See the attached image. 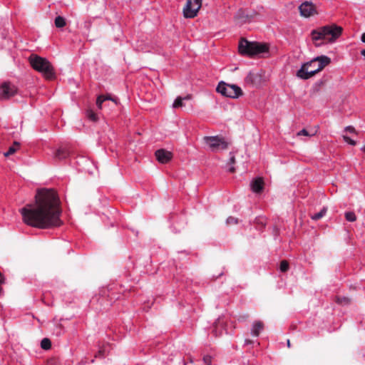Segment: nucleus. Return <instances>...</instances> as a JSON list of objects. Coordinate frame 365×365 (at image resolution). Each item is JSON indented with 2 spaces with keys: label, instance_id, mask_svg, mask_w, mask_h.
Here are the masks:
<instances>
[{
  "label": "nucleus",
  "instance_id": "nucleus-41",
  "mask_svg": "<svg viewBox=\"0 0 365 365\" xmlns=\"http://www.w3.org/2000/svg\"><path fill=\"white\" fill-rule=\"evenodd\" d=\"M235 168H234V167H231V168L229 169V171H230V173H234V172H235Z\"/></svg>",
  "mask_w": 365,
  "mask_h": 365
},
{
  "label": "nucleus",
  "instance_id": "nucleus-16",
  "mask_svg": "<svg viewBox=\"0 0 365 365\" xmlns=\"http://www.w3.org/2000/svg\"><path fill=\"white\" fill-rule=\"evenodd\" d=\"M190 99V96H187L185 98L178 97L173 103L174 108H178L184 106L183 101Z\"/></svg>",
  "mask_w": 365,
  "mask_h": 365
},
{
  "label": "nucleus",
  "instance_id": "nucleus-21",
  "mask_svg": "<svg viewBox=\"0 0 365 365\" xmlns=\"http://www.w3.org/2000/svg\"><path fill=\"white\" fill-rule=\"evenodd\" d=\"M53 333L57 336L62 335L64 333V329L63 326L61 324H56L53 329Z\"/></svg>",
  "mask_w": 365,
  "mask_h": 365
},
{
  "label": "nucleus",
  "instance_id": "nucleus-5",
  "mask_svg": "<svg viewBox=\"0 0 365 365\" xmlns=\"http://www.w3.org/2000/svg\"><path fill=\"white\" fill-rule=\"evenodd\" d=\"M239 52L242 55L253 56L269 52V47L266 43L249 41L246 39H241L238 46Z\"/></svg>",
  "mask_w": 365,
  "mask_h": 365
},
{
  "label": "nucleus",
  "instance_id": "nucleus-33",
  "mask_svg": "<svg viewBox=\"0 0 365 365\" xmlns=\"http://www.w3.org/2000/svg\"><path fill=\"white\" fill-rule=\"evenodd\" d=\"M255 343L254 341L251 340V339H246L245 340V346H247V345H252Z\"/></svg>",
  "mask_w": 365,
  "mask_h": 365
},
{
  "label": "nucleus",
  "instance_id": "nucleus-18",
  "mask_svg": "<svg viewBox=\"0 0 365 365\" xmlns=\"http://www.w3.org/2000/svg\"><path fill=\"white\" fill-rule=\"evenodd\" d=\"M86 117L93 122H96L98 119L96 113L91 109H88L86 112Z\"/></svg>",
  "mask_w": 365,
  "mask_h": 365
},
{
  "label": "nucleus",
  "instance_id": "nucleus-43",
  "mask_svg": "<svg viewBox=\"0 0 365 365\" xmlns=\"http://www.w3.org/2000/svg\"><path fill=\"white\" fill-rule=\"evenodd\" d=\"M361 150L365 152V145L361 148Z\"/></svg>",
  "mask_w": 365,
  "mask_h": 365
},
{
  "label": "nucleus",
  "instance_id": "nucleus-24",
  "mask_svg": "<svg viewBox=\"0 0 365 365\" xmlns=\"http://www.w3.org/2000/svg\"><path fill=\"white\" fill-rule=\"evenodd\" d=\"M345 218L349 222H354L356 220V215L354 212H345Z\"/></svg>",
  "mask_w": 365,
  "mask_h": 365
},
{
  "label": "nucleus",
  "instance_id": "nucleus-30",
  "mask_svg": "<svg viewBox=\"0 0 365 365\" xmlns=\"http://www.w3.org/2000/svg\"><path fill=\"white\" fill-rule=\"evenodd\" d=\"M203 362L205 365H211L212 364V358L210 356H205L203 357Z\"/></svg>",
  "mask_w": 365,
  "mask_h": 365
},
{
  "label": "nucleus",
  "instance_id": "nucleus-14",
  "mask_svg": "<svg viewBox=\"0 0 365 365\" xmlns=\"http://www.w3.org/2000/svg\"><path fill=\"white\" fill-rule=\"evenodd\" d=\"M250 187L254 192L259 193L263 190L264 182L262 178H257L251 182Z\"/></svg>",
  "mask_w": 365,
  "mask_h": 365
},
{
  "label": "nucleus",
  "instance_id": "nucleus-36",
  "mask_svg": "<svg viewBox=\"0 0 365 365\" xmlns=\"http://www.w3.org/2000/svg\"><path fill=\"white\" fill-rule=\"evenodd\" d=\"M229 163L230 164H234L235 163V158L234 155L230 156V160H229Z\"/></svg>",
  "mask_w": 365,
  "mask_h": 365
},
{
  "label": "nucleus",
  "instance_id": "nucleus-12",
  "mask_svg": "<svg viewBox=\"0 0 365 365\" xmlns=\"http://www.w3.org/2000/svg\"><path fill=\"white\" fill-rule=\"evenodd\" d=\"M72 163L76 164L78 166L79 170H86V168L90 165L91 161L88 158L83 155H73Z\"/></svg>",
  "mask_w": 365,
  "mask_h": 365
},
{
  "label": "nucleus",
  "instance_id": "nucleus-22",
  "mask_svg": "<svg viewBox=\"0 0 365 365\" xmlns=\"http://www.w3.org/2000/svg\"><path fill=\"white\" fill-rule=\"evenodd\" d=\"M19 146V143L18 142H14V144L12 146L9 147L8 151L4 153V155L9 156L14 154L16 150V147Z\"/></svg>",
  "mask_w": 365,
  "mask_h": 365
},
{
  "label": "nucleus",
  "instance_id": "nucleus-25",
  "mask_svg": "<svg viewBox=\"0 0 365 365\" xmlns=\"http://www.w3.org/2000/svg\"><path fill=\"white\" fill-rule=\"evenodd\" d=\"M289 263L286 260H282L280 262L279 269L282 272H285L289 269Z\"/></svg>",
  "mask_w": 365,
  "mask_h": 365
},
{
  "label": "nucleus",
  "instance_id": "nucleus-20",
  "mask_svg": "<svg viewBox=\"0 0 365 365\" xmlns=\"http://www.w3.org/2000/svg\"><path fill=\"white\" fill-rule=\"evenodd\" d=\"M41 347L44 350H48L51 347V340L48 338H44L41 341Z\"/></svg>",
  "mask_w": 365,
  "mask_h": 365
},
{
  "label": "nucleus",
  "instance_id": "nucleus-19",
  "mask_svg": "<svg viewBox=\"0 0 365 365\" xmlns=\"http://www.w3.org/2000/svg\"><path fill=\"white\" fill-rule=\"evenodd\" d=\"M55 26L57 28H62L66 25V20L63 17L58 16L55 19Z\"/></svg>",
  "mask_w": 365,
  "mask_h": 365
},
{
  "label": "nucleus",
  "instance_id": "nucleus-27",
  "mask_svg": "<svg viewBox=\"0 0 365 365\" xmlns=\"http://www.w3.org/2000/svg\"><path fill=\"white\" fill-rule=\"evenodd\" d=\"M220 325V321H218V322L216 323V324H215V327H214V329H213V330H212V332H213V334H214V335H215V336H220V335H222V331H223V330H222V329H221L219 331V332H218V331H217L218 327H219Z\"/></svg>",
  "mask_w": 365,
  "mask_h": 365
},
{
  "label": "nucleus",
  "instance_id": "nucleus-13",
  "mask_svg": "<svg viewBox=\"0 0 365 365\" xmlns=\"http://www.w3.org/2000/svg\"><path fill=\"white\" fill-rule=\"evenodd\" d=\"M155 155L156 159L160 163H168L173 157L172 153L165 149L157 150L155 153Z\"/></svg>",
  "mask_w": 365,
  "mask_h": 365
},
{
  "label": "nucleus",
  "instance_id": "nucleus-8",
  "mask_svg": "<svg viewBox=\"0 0 365 365\" xmlns=\"http://www.w3.org/2000/svg\"><path fill=\"white\" fill-rule=\"evenodd\" d=\"M202 6V0H187L183 8V15L186 19H192L197 15Z\"/></svg>",
  "mask_w": 365,
  "mask_h": 365
},
{
  "label": "nucleus",
  "instance_id": "nucleus-40",
  "mask_svg": "<svg viewBox=\"0 0 365 365\" xmlns=\"http://www.w3.org/2000/svg\"><path fill=\"white\" fill-rule=\"evenodd\" d=\"M3 279H4V277H3L2 274L0 272V284H1L3 282Z\"/></svg>",
  "mask_w": 365,
  "mask_h": 365
},
{
  "label": "nucleus",
  "instance_id": "nucleus-11",
  "mask_svg": "<svg viewBox=\"0 0 365 365\" xmlns=\"http://www.w3.org/2000/svg\"><path fill=\"white\" fill-rule=\"evenodd\" d=\"M300 14L304 17H309L316 13L314 5L309 1H305L299 6Z\"/></svg>",
  "mask_w": 365,
  "mask_h": 365
},
{
  "label": "nucleus",
  "instance_id": "nucleus-9",
  "mask_svg": "<svg viewBox=\"0 0 365 365\" xmlns=\"http://www.w3.org/2000/svg\"><path fill=\"white\" fill-rule=\"evenodd\" d=\"M17 93V88L9 82H4L0 86V98L2 100L9 99Z\"/></svg>",
  "mask_w": 365,
  "mask_h": 365
},
{
  "label": "nucleus",
  "instance_id": "nucleus-46",
  "mask_svg": "<svg viewBox=\"0 0 365 365\" xmlns=\"http://www.w3.org/2000/svg\"><path fill=\"white\" fill-rule=\"evenodd\" d=\"M93 362H94V359H92V360L91 361V363H93Z\"/></svg>",
  "mask_w": 365,
  "mask_h": 365
},
{
  "label": "nucleus",
  "instance_id": "nucleus-7",
  "mask_svg": "<svg viewBox=\"0 0 365 365\" xmlns=\"http://www.w3.org/2000/svg\"><path fill=\"white\" fill-rule=\"evenodd\" d=\"M216 91L223 96L231 98H237L242 95V91L240 87L237 85L226 83L224 81H220L218 83Z\"/></svg>",
  "mask_w": 365,
  "mask_h": 365
},
{
  "label": "nucleus",
  "instance_id": "nucleus-1",
  "mask_svg": "<svg viewBox=\"0 0 365 365\" xmlns=\"http://www.w3.org/2000/svg\"><path fill=\"white\" fill-rule=\"evenodd\" d=\"M35 201V205H27L21 209L26 224L41 229L61 225L59 200L53 190H38Z\"/></svg>",
  "mask_w": 365,
  "mask_h": 365
},
{
  "label": "nucleus",
  "instance_id": "nucleus-39",
  "mask_svg": "<svg viewBox=\"0 0 365 365\" xmlns=\"http://www.w3.org/2000/svg\"><path fill=\"white\" fill-rule=\"evenodd\" d=\"M252 76H253V74L250 73L249 75L247 77V80H251Z\"/></svg>",
  "mask_w": 365,
  "mask_h": 365
},
{
  "label": "nucleus",
  "instance_id": "nucleus-26",
  "mask_svg": "<svg viewBox=\"0 0 365 365\" xmlns=\"http://www.w3.org/2000/svg\"><path fill=\"white\" fill-rule=\"evenodd\" d=\"M238 222H239V220L237 218L232 217V216L227 217L226 220V224L228 225H237V224H238Z\"/></svg>",
  "mask_w": 365,
  "mask_h": 365
},
{
  "label": "nucleus",
  "instance_id": "nucleus-29",
  "mask_svg": "<svg viewBox=\"0 0 365 365\" xmlns=\"http://www.w3.org/2000/svg\"><path fill=\"white\" fill-rule=\"evenodd\" d=\"M314 133H309L306 129H302L298 132L297 135H304V136H312Z\"/></svg>",
  "mask_w": 365,
  "mask_h": 365
},
{
  "label": "nucleus",
  "instance_id": "nucleus-2",
  "mask_svg": "<svg viewBox=\"0 0 365 365\" xmlns=\"http://www.w3.org/2000/svg\"><path fill=\"white\" fill-rule=\"evenodd\" d=\"M331 62L327 56H320L303 63L297 72V76L303 80H307L322 71Z\"/></svg>",
  "mask_w": 365,
  "mask_h": 365
},
{
  "label": "nucleus",
  "instance_id": "nucleus-35",
  "mask_svg": "<svg viewBox=\"0 0 365 365\" xmlns=\"http://www.w3.org/2000/svg\"><path fill=\"white\" fill-rule=\"evenodd\" d=\"M247 318H248V315H242V316L239 317L238 320L240 322H245L247 320Z\"/></svg>",
  "mask_w": 365,
  "mask_h": 365
},
{
  "label": "nucleus",
  "instance_id": "nucleus-15",
  "mask_svg": "<svg viewBox=\"0 0 365 365\" xmlns=\"http://www.w3.org/2000/svg\"><path fill=\"white\" fill-rule=\"evenodd\" d=\"M264 329V324L260 321H255L251 328V335L257 337Z\"/></svg>",
  "mask_w": 365,
  "mask_h": 365
},
{
  "label": "nucleus",
  "instance_id": "nucleus-4",
  "mask_svg": "<svg viewBox=\"0 0 365 365\" xmlns=\"http://www.w3.org/2000/svg\"><path fill=\"white\" fill-rule=\"evenodd\" d=\"M341 31L342 29L339 26H325L312 31L311 36L314 42L319 40L334 41L341 35Z\"/></svg>",
  "mask_w": 365,
  "mask_h": 365
},
{
  "label": "nucleus",
  "instance_id": "nucleus-38",
  "mask_svg": "<svg viewBox=\"0 0 365 365\" xmlns=\"http://www.w3.org/2000/svg\"><path fill=\"white\" fill-rule=\"evenodd\" d=\"M361 40L363 43H365V33L362 34L361 36Z\"/></svg>",
  "mask_w": 365,
  "mask_h": 365
},
{
  "label": "nucleus",
  "instance_id": "nucleus-31",
  "mask_svg": "<svg viewBox=\"0 0 365 365\" xmlns=\"http://www.w3.org/2000/svg\"><path fill=\"white\" fill-rule=\"evenodd\" d=\"M106 351V348L101 349L95 357H104Z\"/></svg>",
  "mask_w": 365,
  "mask_h": 365
},
{
  "label": "nucleus",
  "instance_id": "nucleus-42",
  "mask_svg": "<svg viewBox=\"0 0 365 365\" xmlns=\"http://www.w3.org/2000/svg\"><path fill=\"white\" fill-rule=\"evenodd\" d=\"M361 54L365 57V49H363L361 51Z\"/></svg>",
  "mask_w": 365,
  "mask_h": 365
},
{
  "label": "nucleus",
  "instance_id": "nucleus-3",
  "mask_svg": "<svg viewBox=\"0 0 365 365\" xmlns=\"http://www.w3.org/2000/svg\"><path fill=\"white\" fill-rule=\"evenodd\" d=\"M31 67L41 73L46 79H53L56 76L52 64L45 58L31 54L29 58Z\"/></svg>",
  "mask_w": 365,
  "mask_h": 365
},
{
  "label": "nucleus",
  "instance_id": "nucleus-37",
  "mask_svg": "<svg viewBox=\"0 0 365 365\" xmlns=\"http://www.w3.org/2000/svg\"><path fill=\"white\" fill-rule=\"evenodd\" d=\"M87 363V361L86 359H82L80 362H79V365H85Z\"/></svg>",
  "mask_w": 365,
  "mask_h": 365
},
{
  "label": "nucleus",
  "instance_id": "nucleus-17",
  "mask_svg": "<svg viewBox=\"0 0 365 365\" xmlns=\"http://www.w3.org/2000/svg\"><path fill=\"white\" fill-rule=\"evenodd\" d=\"M327 208L324 207L319 212H317L312 215L311 218L313 220H318L321 218H322L327 213Z\"/></svg>",
  "mask_w": 365,
  "mask_h": 365
},
{
  "label": "nucleus",
  "instance_id": "nucleus-45",
  "mask_svg": "<svg viewBox=\"0 0 365 365\" xmlns=\"http://www.w3.org/2000/svg\"><path fill=\"white\" fill-rule=\"evenodd\" d=\"M315 45H316L317 46H320V44H319V43H315Z\"/></svg>",
  "mask_w": 365,
  "mask_h": 365
},
{
  "label": "nucleus",
  "instance_id": "nucleus-28",
  "mask_svg": "<svg viewBox=\"0 0 365 365\" xmlns=\"http://www.w3.org/2000/svg\"><path fill=\"white\" fill-rule=\"evenodd\" d=\"M343 138H344V140L348 144L351 145H355L356 144V141L352 140L351 138H349V136L347 135H344L343 136Z\"/></svg>",
  "mask_w": 365,
  "mask_h": 365
},
{
  "label": "nucleus",
  "instance_id": "nucleus-44",
  "mask_svg": "<svg viewBox=\"0 0 365 365\" xmlns=\"http://www.w3.org/2000/svg\"><path fill=\"white\" fill-rule=\"evenodd\" d=\"M287 346L289 347L290 346V342H289V340L288 339L287 340Z\"/></svg>",
  "mask_w": 365,
  "mask_h": 365
},
{
  "label": "nucleus",
  "instance_id": "nucleus-6",
  "mask_svg": "<svg viewBox=\"0 0 365 365\" xmlns=\"http://www.w3.org/2000/svg\"><path fill=\"white\" fill-rule=\"evenodd\" d=\"M203 141L207 149L213 153L226 150L228 146V143L225 140L224 138L219 135L205 136Z\"/></svg>",
  "mask_w": 365,
  "mask_h": 365
},
{
  "label": "nucleus",
  "instance_id": "nucleus-23",
  "mask_svg": "<svg viewBox=\"0 0 365 365\" xmlns=\"http://www.w3.org/2000/svg\"><path fill=\"white\" fill-rule=\"evenodd\" d=\"M108 101V98L104 95L99 96L96 100V105L99 109H101L102 104L104 101Z\"/></svg>",
  "mask_w": 365,
  "mask_h": 365
},
{
  "label": "nucleus",
  "instance_id": "nucleus-10",
  "mask_svg": "<svg viewBox=\"0 0 365 365\" xmlns=\"http://www.w3.org/2000/svg\"><path fill=\"white\" fill-rule=\"evenodd\" d=\"M73 153L71 152L69 148L66 146L59 147L53 153V158L58 160H63L69 159L70 161H73Z\"/></svg>",
  "mask_w": 365,
  "mask_h": 365
},
{
  "label": "nucleus",
  "instance_id": "nucleus-34",
  "mask_svg": "<svg viewBox=\"0 0 365 365\" xmlns=\"http://www.w3.org/2000/svg\"><path fill=\"white\" fill-rule=\"evenodd\" d=\"M106 97L108 98L109 101H113L115 104H118V98H113L110 95H106Z\"/></svg>",
  "mask_w": 365,
  "mask_h": 365
},
{
  "label": "nucleus",
  "instance_id": "nucleus-32",
  "mask_svg": "<svg viewBox=\"0 0 365 365\" xmlns=\"http://www.w3.org/2000/svg\"><path fill=\"white\" fill-rule=\"evenodd\" d=\"M345 130L349 133H354L355 128L353 126L349 125L345 128Z\"/></svg>",
  "mask_w": 365,
  "mask_h": 365
}]
</instances>
